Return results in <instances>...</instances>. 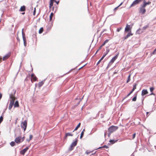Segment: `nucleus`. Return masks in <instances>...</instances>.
<instances>
[{"mask_svg": "<svg viewBox=\"0 0 156 156\" xmlns=\"http://www.w3.org/2000/svg\"><path fill=\"white\" fill-rule=\"evenodd\" d=\"M151 3V2H146L145 0L143 2V4L142 5L143 7H145L147 5H149Z\"/></svg>", "mask_w": 156, "mask_h": 156, "instance_id": "obj_15", "label": "nucleus"}, {"mask_svg": "<svg viewBox=\"0 0 156 156\" xmlns=\"http://www.w3.org/2000/svg\"><path fill=\"white\" fill-rule=\"evenodd\" d=\"M117 141V140H110L109 142L112 143V144H113L115 143V142H116Z\"/></svg>", "mask_w": 156, "mask_h": 156, "instance_id": "obj_31", "label": "nucleus"}, {"mask_svg": "<svg viewBox=\"0 0 156 156\" xmlns=\"http://www.w3.org/2000/svg\"><path fill=\"white\" fill-rule=\"evenodd\" d=\"M149 26L148 25H146L143 27L142 29L143 30H145Z\"/></svg>", "mask_w": 156, "mask_h": 156, "instance_id": "obj_34", "label": "nucleus"}, {"mask_svg": "<svg viewBox=\"0 0 156 156\" xmlns=\"http://www.w3.org/2000/svg\"><path fill=\"white\" fill-rule=\"evenodd\" d=\"M12 90V92L10 93L9 94L10 98L11 99L8 108L9 110L11 109L12 107L14 105V101L16 99L14 95L16 93V90Z\"/></svg>", "mask_w": 156, "mask_h": 156, "instance_id": "obj_1", "label": "nucleus"}, {"mask_svg": "<svg viewBox=\"0 0 156 156\" xmlns=\"http://www.w3.org/2000/svg\"><path fill=\"white\" fill-rule=\"evenodd\" d=\"M99 50H97V51H96V52L95 53V54H96L97 53V52L99 51Z\"/></svg>", "mask_w": 156, "mask_h": 156, "instance_id": "obj_64", "label": "nucleus"}, {"mask_svg": "<svg viewBox=\"0 0 156 156\" xmlns=\"http://www.w3.org/2000/svg\"><path fill=\"white\" fill-rule=\"evenodd\" d=\"M130 26L129 25H126V27L125 28V32H128L130 30Z\"/></svg>", "mask_w": 156, "mask_h": 156, "instance_id": "obj_13", "label": "nucleus"}, {"mask_svg": "<svg viewBox=\"0 0 156 156\" xmlns=\"http://www.w3.org/2000/svg\"><path fill=\"white\" fill-rule=\"evenodd\" d=\"M27 120H25L24 122H22L21 124V127L23 129L24 131H25L27 128Z\"/></svg>", "mask_w": 156, "mask_h": 156, "instance_id": "obj_3", "label": "nucleus"}, {"mask_svg": "<svg viewBox=\"0 0 156 156\" xmlns=\"http://www.w3.org/2000/svg\"><path fill=\"white\" fill-rule=\"evenodd\" d=\"M31 77L32 79L35 81H36L37 79V78L35 75L33 74L31 75Z\"/></svg>", "mask_w": 156, "mask_h": 156, "instance_id": "obj_19", "label": "nucleus"}, {"mask_svg": "<svg viewBox=\"0 0 156 156\" xmlns=\"http://www.w3.org/2000/svg\"><path fill=\"white\" fill-rule=\"evenodd\" d=\"M130 95H129V94H128L127 95V97H128V96H129Z\"/></svg>", "mask_w": 156, "mask_h": 156, "instance_id": "obj_63", "label": "nucleus"}, {"mask_svg": "<svg viewBox=\"0 0 156 156\" xmlns=\"http://www.w3.org/2000/svg\"><path fill=\"white\" fill-rule=\"evenodd\" d=\"M15 142L17 144H19L22 142L21 140V136H19L17 137L15 140Z\"/></svg>", "mask_w": 156, "mask_h": 156, "instance_id": "obj_6", "label": "nucleus"}, {"mask_svg": "<svg viewBox=\"0 0 156 156\" xmlns=\"http://www.w3.org/2000/svg\"><path fill=\"white\" fill-rule=\"evenodd\" d=\"M54 14L52 12H51L50 16V21H51L52 19V17L53 16Z\"/></svg>", "mask_w": 156, "mask_h": 156, "instance_id": "obj_26", "label": "nucleus"}, {"mask_svg": "<svg viewBox=\"0 0 156 156\" xmlns=\"http://www.w3.org/2000/svg\"><path fill=\"white\" fill-rule=\"evenodd\" d=\"M118 128V127L112 126L110 127L108 129V132L113 133L117 130Z\"/></svg>", "mask_w": 156, "mask_h": 156, "instance_id": "obj_2", "label": "nucleus"}, {"mask_svg": "<svg viewBox=\"0 0 156 156\" xmlns=\"http://www.w3.org/2000/svg\"><path fill=\"white\" fill-rule=\"evenodd\" d=\"M137 85V84L136 83H135L133 85V89L135 90V89H136V86Z\"/></svg>", "mask_w": 156, "mask_h": 156, "instance_id": "obj_30", "label": "nucleus"}, {"mask_svg": "<svg viewBox=\"0 0 156 156\" xmlns=\"http://www.w3.org/2000/svg\"><path fill=\"white\" fill-rule=\"evenodd\" d=\"M106 50L104 54L102 57L101 58L102 59H103L106 56V55L108 54V53L109 51V49L108 48V47H106Z\"/></svg>", "mask_w": 156, "mask_h": 156, "instance_id": "obj_7", "label": "nucleus"}, {"mask_svg": "<svg viewBox=\"0 0 156 156\" xmlns=\"http://www.w3.org/2000/svg\"><path fill=\"white\" fill-rule=\"evenodd\" d=\"M121 28H120V29H119V28H118V29H117V31H118V32H119V31H120V30H121Z\"/></svg>", "mask_w": 156, "mask_h": 156, "instance_id": "obj_51", "label": "nucleus"}, {"mask_svg": "<svg viewBox=\"0 0 156 156\" xmlns=\"http://www.w3.org/2000/svg\"><path fill=\"white\" fill-rule=\"evenodd\" d=\"M25 138V137L24 136H23V137H21V141H22V142L24 140Z\"/></svg>", "mask_w": 156, "mask_h": 156, "instance_id": "obj_43", "label": "nucleus"}, {"mask_svg": "<svg viewBox=\"0 0 156 156\" xmlns=\"http://www.w3.org/2000/svg\"><path fill=\"white\" fill-rule=\"evenodd\" d=\"M35 13H36V8H34V11L33 15H35Z\"/></svg>", "mask_w": 156, "mask_h": 156, "instance_id": "obj_44", "label": "nucleus"}, {"mask_svg": "<svg viewBox=\"0 0 156 156\" xmlns=\"http://www.w3.org/2000/svg\"><path fill=\"white\" fill-rule=\"evenodd\" d=\"M135 135H136L135 133H134L133 134V139L135 138Z\"/></svg>", "mask_w": 156, "mask_h": 156, "instance_id": "obj_46", "label": "nucleus"}, {"mask_svg": "<svg viewBox=\"0 0 156 156\" xmlns=\"http://www.w3.org/2000/svg\"><path fill=\"white\" fill-rule=\"evenodd\" d=\"M80 125L81 123L80 122L76 127L74 130L73 131V132H74L80 126Z\"/></svg>", "mask_w": 156, "mask_h": 156, "instance_id": "obj_21", "label": "nucleus"}, {"mask_svg": "<svg viewBox=\"0 0 156 156\" xmlns=\"http://www.w3.org/2000/svg\"><path fill=\"white\" fill-rule=\"evenodd\" d=\"M119 7V6H118L117 7H115L114 9V11H115L118 9V8Z\"/></svg>", "mask_w": 156, "mask_h": 156, "instance_id": "obj_45", "label": "nucleus"}, {"mask_svg": "<svg viewBox=\"0 0 156 156\" xmlns=\"http://www.w3.org/2000/svg\"><path fill=\"white\" fill-rule=\"evenodd\" d=\"M145 7H143L141 5L139 10V12L141 14H144L146 12V10L145 8Z\"/></svg>", "mask_w": 156, "mask_h": 156, "instance_id": "obj_4", "label": "nucleus"}, {"mask_svg": "<svg viewBox=\"0 0 156 156\" xmlns=\"http://www.w3.org/2000/svg\"><path fill=\"white\" fill-rule=\"evenodd\" d=\"M113 63L112 62H111V61L109 62V63L108 64V66L107 67V68H108Z\"/></svg>", "mask_w": 156, "mask_h": 156, "instance_id": "obj_36", "label": "nucleus"}, {"mask_svg": "<svg viewBox=\"0 0 156 156\" xmlns=\"http://www.w3.org/2000/svg\"><path fill=\"white\" fill-rule=\"evenodd\" d=\"M93 152V151H87L86 152V153L87 155H90V156L91 155H92L96 154V152Z\"/></svg>", "mask_w": 156, "mask_h": 156, "instance_id": "obj_9", "label": "nucleus"}, {"mask_svg": "<svg viewBox=\"0 0 156 156\" xmlns=\"http://www.w3.org/2000/svg\"><path fill=\"white\" fill-rule=\"evenodd\" d=\"M152 54L153 55H155L156 54V48L152 52Z\"/></svg>", "mask_w": 156, "mask_h": 156, "instance_id": "obj_42", "label": "nucleus"}, {"mask_svg": "<svg viewBox=\"0 0 156 156\" xmlns=\"http://www.w3.org/2000/svg\"><path fill=\"white\" fill-rule=\"evenodd\" d=\"M78 142V140L76 139L75 140L73 141L71 144L74 147L77 145Z\"/></svg>", "mask_w": 156, "mask_h": 156, "instance_id": "obj_17", "label": "nucleus"}, {"mask_svg": "<svg viewBox=\"0 0 156 156\" xmlns=\"http://www.w3.org/2000/svg\"><path fill=\"white\" fill-rule=\"evenodd\" d=\"M103 31L102 32H101V34H100V36H101V34H102L103 33Z\"/></svg>", "mask_w": 156, "mask_h": 156, "instance_id": "obj_62", "label": "nucleus"}, {"mask_svg": "<svg viewBox=\"0 0 156 156\" xmlns=\"http://www.w3.org/2000/svg\"><path fill=\"white\" fill-rule=\"evenodd\" d=\"M118 56L119 54H118L115 56L113 57L110 61L111 62H112V63H113L115 61V60L118 58Z\"/></svg>", "mask_w": 156, "mask_h": 156, "instance_id": "obj_12", "label": "nucleus"}, {"mask_svg": "<svg viewBox=\"0 0 156 156\" xmlns=\"http://www.w3.org/2000/svg\"><path fill=\"white\" fill-rule=\"evenodd\" d=\"M154 87H150V91H151V92H152V91H153V90H154Z\"/></svg>", "mask_w": 156, "mask_h": 156, "instance_id": "obj_40", "label": "nucleus"}, {"mask_svg": "<svg viewBox=\"0 0 156 156\" xmlns=\"http://www.w3.org/2000/svg\"><path fill=\"white\" fill-rule=\"evenodd\" d=\"M43 84V82L42 81L41 82H39L38 84V85L39 87H41Z\"/></svg>", "mask_w": 156, "mask_h": 156, "instance_id": "obj_33", "label": "nucleus"}, {"mask_svg": "<svg viewBox=\"0 0 156 156\" xmlns=\"http://www.w3.org/2000/svg\"><path fill=\"white\" fill-rule=\"evenodd\" d=\"M134 90H133V89H132V90L130 91L131 92H132V93L133 92Z\"/></svg>", "mask_w": 156, "mask_h": 156, "instance_id": "obj_60", "label": "nucleus"}, {"mask_svg": "<svg viewBox=\"0 0 156 156\" xmlns=\"http://www.w3.org/2000/svg\"><path fill=\"white\" fill-rule=\"evenodd\" d=\"M154 95L155 94H154L153 93H152L151 94H150L149 95Z\"/></svg>", "mask_w": 156, "mask_h": 156, "instance_id": "obj_53", "label": "nucleus"}, {"mask_svg": "<svg viewBox=\"0 0 156 156\" xmlns=\"http://www.w3.org/2000/svg\"><path fill=\"white\" fill-rule=\"evenodd\" d=\"M103 59H102L101 58L99 60V61H98V62H97V65H98L99 64V63Z\"/></svg>", "mask_w": 156, "mask_h": 156, "instance_id": "obj_41", "label": "nucleus"}, {"mask_svg": "<svg viewBox=\"0 0 156 156\" xmlns=\"http://www.w3.org/2000/svg\"><path fill=\"white\" fill-rule=\"evenodd\" d=\"M3 120V117L1 116L0 117V123H1Z\"/></svg>", "mask_w": 156, "mask_h": 156, "instance_id": "obj_37", "label": "nucleus"}, {"mask_svg": "<svg viewBox=\"0 0 156 156\" xmlns=\"http://www.w3.org/2000/svg\"><path fill=\"white\" fill-rule=\"evenodd\" d=\"M108 132L109 133H108V136L109 137L110 136L111 133H111L110 132Z\"/></svg>", "mask_w": 156, "mask_h": 156, "instance_id": "obj_48", "label": "nucleus"}, {"mask_svg": "<svg viewBox=\"0 0 156 156\" xmlns=\"http://www.w3.org/2000/svg\"><path fill=\"white\" fill-rule=\"evenodd\" d=\"M133 35V34L131 33V31H130V32H129L126 36L124 38V40H126L127 38H128L130 36H132Z\"/></svg>", "mask_w": 156, "mask_h": 156, "instance_id": "obj_14", "label": "nucleus"}, {"mask_svg": "<svg viewBox=\"0 0 156 156\" xmlns=\"http://www.w3.org/2000/svg\"><path fill=\"white\" fill-rule=\"evenodd\" d=\"M2 61V58L0 56V62H1Z\"/></svg>", "mask_w": 156, "mask_h": 156, "instance_id": "obj_58", "label": "nucleus"}, {"mask_svg": "<svg viewBox=\"0 0 156 156\" xmlns=\"http://www.w3.org/2000/svg\"><path fill=\"white\" fill-rule=\"evenodd\" d=\"M14 107H19V104L18 101H16L14 104Z\"/></svg>", "mask_w": 156, "mask_h": 156, "instance_id": "obj_20", "label": "nucleus"}, {"mask_svg": "<svg viewBox=\"0 0 156 156\" xmlns=\"http://www.w3.org/2000/svg\"><path fill=\"white\" fill-rule=\"evenodd\" d=\"M29 149V147H26V148L24 149H23L21 150L20 152V153L22 155H23L26 152V151L28 150Z\"/></svg>", "mask_w": 156, "mask_h": 156, "instance_id": "obj_10", "label": "nucleus"}, {"mask_svg": "<svg viewBox=\"0 0 156 156\" xmlns=\"http://www.w3.org/2000/svg\"><path fill=\"white\" fill-rule=\"evenodd\" d=\"M102 47V46L101 45V46H100L99 47V49L98 50H99L101 49V48Z\"/></svg>", "mask_w": 156, "mask_h": 156, "instance_id": "obj_55", "label": "nucleus"}, {"mask_svg": "<svg viewBox=\"0 0 156 156\" xmlns=\"http://www.w3.org/2000/svg\"><path fill=\"white\" fill-rule=\"evenodd\" d=\"M54 1L53 0H50V3L49 4V8H51V7L53 5Z\"/></svg>", "mask_w": 156, "mask_h": 156, "instance_id": "obj_22", "label": "nucleus"}, {"mask_svg": "<svg viewBox=\"0 0 156 156\" xmlns=\"http://www.w3.org/2000/svg\"><path fill=\"white\" fill-rule=\"evenodd\" d=\"M148 93V91L146 89H143L142 90L141 93V95L142 96L147 94Z\"/></svg>", "mask_w": 156, "mask_h": 156, "instance_id": "obj_11", "label": "nucleus"}, {"mask_svg": "<svg viewBox=\"0 0 156 156\" xmlns=\"http://www.w3.org/2000/svg\"><path fill=\"white\" fill-rule=\"evenodd\" d=\"M85 131V129H83V130H82V131L81 132H83V133H84V131Z\"/></svg>", "mask_w": 156, "mask_h": 156, "instance_id": "obj_59", "label": "nucleus"}, {"mask_svg": "<svg viewBox=\"0 0 156 156\" xmlns=\"http://www.w3.org/2000/svg\"><path fill=\"white\" fill-rule=\"evenodd\" d=\"M10 53H9L6 54L5 56H4L3 58V60L5 61L6 59H7L10 56Z\"/></svg>", "mask_w": 156, "mask_h": 156, "instance_id": "obj_8", "label": "nucleus"}, {"mask_svg": "<svg viewBox=\"0 0 156 156\" xmlns=\"http://www.w3.org/2000/svg\"><path fill=\"white\" fill-rule=\"evenodd\" d=\"M130 76H131V74H130L128 77V78H127V80L126 81V83H128V82H129L130 80Z\"/></svg>", "mask_w": 156, "mask_h": 156, "instance_id": "obj_24", "label": "nucleus"}, {"mask_svg": "<svg viewBox=\"0 0 156 156\" xmlns=\"http://www.w3.org/2000/svg\"><path fill=\"white\" fill-rule=\"evenodd\" d=\"M33 136L32 135H30L29 139H27L26 140V141H28V142H29L33 138Z\"/></svg>", "mask_w": 156, "mask_h": 156, "instance_id": "obj_23", "label": "nucleus"}, {"mask_svg": "<svg viewBox=\"0 0 156 156\" xmlns=\"http://www.w3.org/2000/svg\"><path fill=\"white\" fill-rule=\"evenodd\" d=\"M10 145L12 147H13L15 145V142L14 141H12L10 143Z\"/></svg>", "mask_w": 156, "mask_h": 156, "instance_id": "obj_29", "label": "nucleus"}, {"mask_svg": "<svg viewBox=\"0 0 156 156\" xmlns=\"http://www.w3.org/2000/svg\"><path fill=\"white\" fill-rule=\"evenodd\" d=\"M123 3V2H121L120 4L118 6H119V7Z\"/></svg>", "mask_w": 156, "mask_h": 156, "instance_id": "obj_57", "label": "nucleus"}, {"mask_svg": "<svg viewBox=\"0 0 156 156\" xmlns=\"http://www.w3.org/2000/svg\"><path fill=\"white\" fill-rule=\"evenodd\" d=\"M128 97H127V96H126V97H125L124 98H123V100H122V101H123V100H124L125 98H127Z\"/></svg>", "mask_w": 156, "mask_h": 156, "instance_id": "obj_56", "label": "nucleus"}, {"mask_svg": "<svg viewBox=\"0 0 156 156\" xmlns=\"http://www.w3.org/2000/svg\"><path fill=\"white\" fill-rule=\"evenodd\" d=\"M108 41L109 40L106 39L104 41V42L106 44V43H107Z\"/></svg>", "mask_w": 156, "mask_h": 156, "instance_id": "obj_47", "label": "nucleus"}, {"mask_svg": "<svg viewBox=\"0 0 156 156\" xmlns=\"http://www.w3.org/2000/svg\"><path fill=\"white\" fill-rule=\"evenodd\" d=\"M83 135H84V133H83V132H81V135H80V139L82 138L83 136Z\"/></svg>", "mask_w": 156, "mask_h": 156, "instance_id": "obj_39", "label": "nucleus"}, {"mask_svg": "<svg viewBox=\"0 0 156 156\" xmlns=\"http://www.w3.org/2000/svg\"><path fill=\"white\" fill-rule=\"evenodd\" d=\"M43 31V27H41L39 31V33L40 34H41Z\"/></svg>", "mask_w": 156, "mask_h": 156, "instance_id": "obj_27", "label": "nucleus"}, {"mask_svg": "<svg viewBox=\"0 0 156 156\" xmlns=\"http://www.w3.org/2000/svg\"><path fill=\"white\" fill-rule=\"evenodd\" d=\"M106 134H107V132H106V131L105 132V133H104V136H105V137L106 136Z\"/></svg>", "mask_w": 156, "mask_h": 156, "instance_id": "obj_52", "label": "nucleus"}, {"mask_svg": "<svg viewBox=\"0 0 156 156\" xmlns=\"http://www.w3.org/2000/svg\"><path fill=\"white\" fill-rule=\"evenodd\" d=\"M105 43L104 42V43H103V44H102L101 46H104V45H105Z\"/></svg>", "mask_w": 156, "mask_h": 156, "instance_id": "obj_54", "label": "nucleus"}, {"mask_svg": "<svg viewBox=\"0 0 156 156\" xmlns=\"http://www.w3.org/2000/svg\"><path fill=\"white\" fill-rule=\"evenodd\" d=\"M22 35L23 39L26 38V37H25V33L23 31V29L22 30Z\"/></svg>", "mask_w": 156, "mask_h": 156, "instance_id": "obj_32", "label": "nucleus"}, {"mask_svg": "<svg viewBox=\"0 0 156 156\" xmlns=\"http://www.w3.org/2000/svg\"><path fill=\"white\" fill-rule=\"evenodd\" d=\"M108 147V146H107L106 145H104L102 147H99L98 148L100 149V148H107Z\"/></svg>", "mask_w": 156, "mask_h": 156, "instance_id": "obj_38", "label": "nucleus"}, {"mask_svg": "<svg viewBox=\"0 0 156 156\" xmlns=\"http://www.w3.org/2000/svg\"><path fill=\"white\" fill-rule=\"evenodd\" d=\"M59 1H58V2H57H57H56V4H58V3H59Z\"/></svg>", "mask_w": 156, "mask_h": 156, "instance_id": "obj_61", "label": "nucleus"}, {"mask_svg": "<svg viewBox=\"0 0 156 156\" xmlns=\"http://www.w3.org/2000/svg\"><path fill=\"white\" fill-rule=\"evenodd\" d=\"M74 147V146H72L71 144L70 145L69 148V150L70 151H71L73 150V149Z\"/></svg>", "mask_w": 156, "mask_h": 156, "instance_id": "obj_28", "label": "nucleus"}, {"mask_svg": "<svg viewBox=\"0 0 156 156\" xmlns=\"http://www.w3.org/2000/svg\"><path fill=\"white\" fill-rule=\"evenodd\" d=\"M73 136V134L70 133H66L65 134V136L64 137V139H66V138L67 137V136Z\"/></svg>", "mask_w": 156, "mask_h": 156, "instance_id": "obj_16", "label": "nucleus"}, {"mask_svg": "<svg viewBox=\"0 0 156 156\" xmlns=\"http://www.w3.org/2000/svg\"><path fill=\"white\" fill-rule=\"evenodd\" d=\"M25 8L26 7L25 6H23L21 7L20 11L21 12L24 11L25 10Z\"/></svg>", "mask_w": 156, "mask_h": 156, "instance_id": "obj_18", "label": "nucleus"}, {"mask_svg": "<svg viewBox=\"0 0 156 156\" xmlns=\"http://www.w3.org/2000/svg\"><path fill=\"white\" fill-rule=\"evenodd\" d=\"M137 94H136L135 95V96L132 99V101H136V100L137 98Z\"/></svg>", "mask_w": 156, "mask_h": 156, "instance_id": "obj_25", "label": "nucleus"}, {"mask_svg": "<svg viewBox=\"0 0 156 156\" xmlns=\"http://www.w3.org/2000/svg\"><path fill=\"white\" fill-rule=\"evenodd\" d=\"M143 0H135L133 2V3L131 5L130 7H132L138 4L139 3L143 1Z\"/></svg>", "mask_w": 156, "mask_h": 156, "instance_id": "obj_5", "label": "nucleus"}, {"mask_svg": "<svg viewBox=\"0 0 156 156\" xmlns=\"http://www.w3.org/2000/svg\"><path fill=\"white\" fill-rule=\"evenodd\" d=\"M140 30V29H138L137 31H136V32L138 34H140V33H139V31Z\"/></svg>", "mask_w": 156, "mask_h": 156, "instance_id": "obj_50", "label": "nucleus"}, {"mask_svg": "<svg viewBox=\"0 0 156 156\" xmlns=\"http://www.w3.org/2000/svg\"><path fill=\"white\" fill-rule=\"evenodd\" d=\"M144 98L143 97L142 98V104H143V101H144Z\"/></svg>", "mask_w": 156, "mask_h": 156, "instance_id": "obj_49", "label": "nucleus"}, {"mask_svg": "<svg viewBox=\"0 0 156 156\" xmlns=\"http://www.w3.org/2000/svg\"><path fill=\"white\" fill-rule=\"evenodd\" d=\"M23 43L24 46H25L26 45L27 42H26V39H23Z\"/></svg>", "mask_w": 156, "mask_h": 156, "instance_id": "obj_35", "label": "nucleus"}]
</instances>
